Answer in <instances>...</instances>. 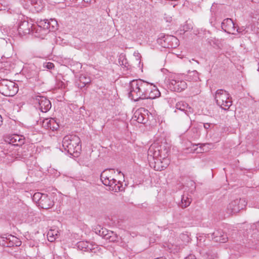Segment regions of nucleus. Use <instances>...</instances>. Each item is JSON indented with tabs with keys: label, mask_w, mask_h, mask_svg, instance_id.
Listing matches in <instances>:
<instances>
[{
	"label": "nucleus",
	"mask_w": 259,
	"mask_h": 259,
	"mask_svg": "<svg viewBox=\"0 0 259 259\" xmlns=\"http://www.w3.org/2000/svg\"><path fill=\"white\" fill-rule=\"evenodd\" d=\"M128 97L134 101L141 99H154L160 96L156 87L143 79H134L129 83Z\"/></svg>",
	"instance_id": "nucleus-1"
},
{
	"label": "nucleus",
	"mask_w": 259,
	"mask_h": 259,
	"mask_svg": "<svg viewBox=\"0 0 259 259\" xmlns=\"http://www.w3.org/2000/svg\"><path fill=\"white\" fill-rule=\"evenodd\" d=\"M148 157H152L155 159V166L154 168L156 170L161 171L165 168L169 163L167 158L168 156V149L165 147L164 144L158 142L153 143L148 150Z\"/></svg>",
	"instance_id": "nucleus-2"
},
{
	"label": "nucleus",
	"mask_w": 259,
	"mask_h": 259,
	"mask_svg": "<svg viewBox=\"0 0 259 259\" xmlns=\"http://www.w3.org/2000/svg\"><path fill=\"white\" fill-rule=\"evenodd\" d=\"M62 146L65 151L74 157L78 156L81 150L80 138L75 135L65 136L62 140Z\"/></svg>",
	"instance_id": "nucleus-3"
},
{
	"label": "nucleus",
	"mask_w": 259,
	"mask_h": 259,
	"mask_svg": "<svg viewBox=\"0 0 259 259\" xmlns=\"http://www.w3.org/2000/svg\"><path fill=\"white\" fill-rule=\"evenodd\" d=\"M112 169H106L103 171L100 176V179L103 184L109 187V189L110 191L117 192L120 191V186L119 181H117L115 179L111 176L113 173Z\"/></svg>",
	"instance_id": "nucleus-4"
},
{
	"label": "nucleus",
	"mask_w": 259,
	"mask_h": 259,
	"mask_svg": "<svg viewBox=\"0 0 259 259\" xmlns=\"http://www.w3.org/2000/svg\"><path fill=\"white\" fill-rule=\"evenodd\" d=\"M215 100L217 104L225 110H228L232 104L229 94L222 89L216 91Z\"/></svg>",
	"instance_id": "nucleus-5"
},
{
	"label": "nucleus",
	"mask_w": 259,
	"mask_h": 259,
	"mask_svg": "<svg viewBox=\"0 0 259 259\" xmlns=\"http://www.w3.org/2000/svg\"><path fill=\"white\" fill-rule=\"evenodd\" d=\"M26 137L23 135H19L17 134H14L9 135L6 138L5 141L6 142L14 146H21L24 144L27 140L30 142H34V134L33 133L26 134Z\"/></svg>",
	"instance_id": "nucleus-6"
},
{
	"label": "nucleus",
	"mask_w": 259,
	"mask_h": 259,
	"mask_svg": "<svg viewBox=\"0 0 259 259\" xmlns=\"http://www.w3.org/2000/svg\"><path fill=\"white\" fill-rule=\"evenodd\" d=\"M16 83L8 79L0 80V93L5 96H13L18 91Z\"/></svg>",
	"instance_id": "nucleus-7"
},
{
	"label": "nucleus",
	"mask_w": 259,
	"mask_h": 259,
	"mask_svg": "<svg viewBox=\"0 0 259 259\" xmlns=\"http://www.w3.org/2000/svg\"><path fill=\"white\" fill-rule=\"evenodd\" d=\"M157 42L164 48H176L179 46V41L173 35L160 34L157 39Z\"/></svg>",
	"instance_id": "nucleus-8"
},
{
	"label": "nucleus",
	"mask_w": 259,
	"mask_h": 259,
	"mask_svg": "<svg viewBox=\"0 0 259 259\" xmlns=\"http://www.w3.org/2000/svg\"><path fill=\"white\" fill-rule=\"evenodd\" d=\"M33 99L34 104L42 112H47L51 109L52 106L51 102L45 97L35 95Z\"/></svg>",
	"instance_id": "nucleus-9"
},
{
	"label": "nucleus",
	"mask_w": 259,
	"mask_h": 259,
	"mask_svg": "<svg viewBox=\"0 0 259 259\" xmlns=\"http://www.w3.org/2000/svg\"><path fill=\"white\" fill-rule=\"evenodd\" d=\"M246 205L247 202L245 199H236L231 201L227 205V213L232 214L238 212L240 210L243 209Z\"/></svg>",
	"instance_id": "nucleus-10"
},
{
	"label": "nucleus",
	"mask_w": 259,
	"mask_h": 259,
	"mask_svg": "<svg viewBox=\"0 0 259 259\" xmlns=\"http://www.w3.org/2000/svg\"><path fill=\"white\" fill-rule=\"evenodd\" d=\"M169 88L172 91L181 92L185 90L187 84L185 81L180 79V78L174 77L168 79Z\"/></svg>",
	"instance_id": "nucleus-11"
},
{
	"label": "nucleus",
	"mask_w": 259,
	"mask_h": 259,
	"mask_svg": "<svg viewBox=\"0 0 259 259\" xmlns=\"http://www.w3.org/2000/svg\"><path fill=\"white\" fill-rule=\"evenodd\" d=\"M222 29L229 34H235L236 26L232 19L226 18L221 23Z\"/></svg>",
	"instance_id": "nucleus-12"
},
{
	"label": "nucleus",
	"mask_w": 259,
	"mask_h": 259,
	"mask_svg": "<svg viewBox=\"0 0 259 259\" xmlns=\"http://www.w3.org/2000/svg\"><path fill=\"white\" fill-rule=\"evenodd\" d=\"M33 25L28 22V21L24 20L21 21L18 27L19 34L21 35H25L29 34L32 31Z\"/></svg>",
	"instance_id": "nucleus-13"
},
{
	"label": "nucleus",
	"mask_w": 259,
	"mask_h": 259,
	"mask_svg": "<svg viewBox=\"0 0 259 259\" xmlns=\"http://www.w3.org/2000/svg\"><path fill=\"white\" fill-rule=\"evenodd\" d=\"M212 239L217 242H226L228 240V237L221 230H216L212 234Z\"/></svg>",
	"instance_id": "nucleus-14"
},
{
	"label": "nucleus",
	"mask_w": 259,
	"mask_h": 259,
	"mask_svg": "<svg viewBox=\"0 0 259 259\" xmlns=\"http://www.w3.org/2000/svg\"><path fill=\"white\" fill-rule=\"evenodd\" d=\"M54 205V201L51 197L45 194L39 202L38 206L44 209H49Z\"/></svg>",
	"instance_id": "nucleus-15"
},
{
	"label": "nucleus",
	"mask_w": 259,
	"mask_h": 259,
	"mask_svg": "<svg viewBox=\"0 0 259 259\" xmlns=\"http://www.w3.org/2000/svg\"><path fill=\"white\" fill-rule=\"evenodd\" d=\"M41 126L45 128H50L53 131L57 128L58 124L55 120L53 118H46L42 121H40Z\"/></svg>",
	"instance_id": "nucleus-16"
},
{
	"label": "nucleus",
	"mask_w": 259,
	"mask_h": 259,
	"mask_svg": "<svg viewBox=\"0 0 259 259\" xmlns=\"http://www.w3.org/2000/svg\"><path fill=\"white\" fill-rule=\"evenodd\" d=\"M176 108L178 110L184 111L187 116H189L190 114L193 112L192 108L190 107L187 103L184 101L178 102L176 105Z\"/></svg>",
	"instance_id": "nucleus-17"
},
{
	"label": "nucleus",
	"mask_w": 259,
	"mask_h": 259,
	"mask_svg": "<svg viewBox=\"0 0 259 259\" xmlns=\"http://www.w3.org/2000/svg\"><path fill=\"white\" fill-rule=\"evenodd\" d=\"M77 248L83 251H89L93 249V245L89 242L80 241L77 244Z\"/></svg>",
	"instance_id": "nucleus-18"
},
{
	"label": "nucleus",
	"mask_w": 259,
	"mask_h": 259,
	"mask_svg": "<svg viewBox=\"0 0 259 259\" xmlns=\"http://www.w3.org/2000/svg\"><path fill=\"white\" fill-rule=\"evenodd\" d=\"M21 245V241L19 238L11 234H8V247H11L14 246H20Z\"/></svg>",
	"instance_id": "nucleus-19"
},
{
	"label": "nucleus",
	"mask_w": 259,
	"mask_h": 259,
	"mask_svg": "<svg viewBox=\"0 0 259 259\" xmlns=\"http://www.w3.org/2000/svg\"><path fill=\"white\" fill-rule=\"evenodd\" d=\"M186 79L189 81H197L199 79L198 72L196 70L189 71L186 75Z\"/></svg>",
	"instance_id": "nucleus-20"
},
{
	"label": "nucleus",
	"mask_w": 259,
	"mask_h": 259,
	"mask_svg": "<svg viewBox=\"0 0 259 259\" xmlns=\"http://www.w3.org/2000/svg\"><path fill=\"white\" fill-rule=\"evenodd\" d=\"M207 43L211 46L216 49L221 48V40L215 37H210L207 40Z\"/></svg>",
	"instance_id": "nucleus-21"
},
{
	"label": "nucleus",
	"mask_w": 259,
	"mask_h": 259,
	"mask_svg": "<svg viewBox=\"0 0 259 259\" xmlns=\"http://www.w3.org/2000/svg\"><path fill=\"white\" fill-rule=\"evenodd\" d=\"M134 117L139 123H145L147 121L145 115L142 113L140 111H137L135 113Z\"/></svg>",
	"instance_id": "nucleus-22"
},
{
	"label": "nucleus",
	"mask_w": 259,
	"mask_h": 259,
	"mask_svg": "<svg viewBox=\"0 0 259 259\" xmlns=\"http://www.w3.org/2000/svg\"><path fill=\"white\" fill-rule=\"evenodd\" d=\"M121 239V237L118 236L115 233L112 231L109 232L107 236L105 237V239L108 240L109 242H118Z\"/></svg>",
	"instance_id": "nucleus-23"
},
{
	"label": "nucleus",
	"mask_w": 259,
	"mask_h": 259,
	"mask_svg": "<svg viewBox=\"0 0 259 259\" xmlns=\"http://www.w3.org/2000/svg\"><path fill=\"white\" fill-rule=\"evenodd\" d=\"M191 203V199H190L187 196L183 195L182 196L181 203L180 204L179 206L182 208H185L189 206Z\"/></svg>",
	"instance_id": "nucleus-24"
},
{
	"label": "nucleus",
	"mask_w": 259,
	"mask_h": 259,
	"mask_svg": "<svg viewBox=\"0 0 259 259\" xmlns=\"http://www.w3.org/2000/svg\"><path fill=\"white\" fill-rule=\"evenodd\" d=\"M79 81L80 83L78 84V87L82 88L90 83L91 79L89 77L81 75L79 77Z\"/></svg>",
	"instance_id": "nucleus-25"
},
{
	"label": "nucleus",
	"mask_w": 259,
	"mask_h": 259,
	"mask_svg": "<svg viewBox=\"0 0 259 259\" xmlns=\"http://www.w3.org/2000/svg\"><path fill=\"white\" fill-rule=\"evenodd\" d=\"M59 233L58 230H50L47 234V237L48 240L50 242H53L56 239V236L58 235V233Z\"/></svg>",
	"instance_id": "nucleus-26"
},
{
	"label": "nucleus",
	"mask_w": 259,
	"mask_h": 259,
	"mask_svg": "<svg viewBox=\"0 0 259 259\" xmlns=\"http://www.w3.org/2000/svg\"><path fill=\"white\" fill-rule=\"evenodd\" d=\"M31 5L37 12L41 10L43 8V4L41 0H30Z\"/></svg>",
	"instance_id": "nucleus-27"
},
{
	"label": "nucleus",
	"mask_w": 259,
	"mask_h": 259,
	"mask_svg": "<svg viewBox=\"0 0 259 259\" xmlns=\"http://www.w3.org/2000/svg\"><path fill=\"white\" fill-rule=\"evenodd\" d=\"M50 26L47 29H49V31H54L57 29L58 23L57 21L53 19H51L50 20H48V23Z\"/></svg>",
	"instance_id": "nucleus-28"
},
{
	"label": "nucleus",
	"mask_w": 259,
	"mask_h": 259,
	"mask_svg": "<svg viewBox=\"0 0 259 259\" xmlns=\"http://www.w3.org/2000/svg\"><path fill=\"white\" fill-rule=\"evenodd\" d=\"M46 194H42L40 192H36L34 194L32 197V200L37 203L38 205L39 204V202L41 200V199H42V197L44 195H45Z\"/></svg>",
	"instance_id": "nucleus-29"
},
{
	"label": "nucleus",
	"mask_w": 259,
	"mask_h": 259,
	"mask_svg": "<svg viewBox=\"0 0 259 259\" xmlns=\"http://www.w3.org/2000/svg\"><path fill=\"white\" fill-rule=\"evenodd\" d=\"M37 26L40 28H42L44 29H47L48 28V27H50V26H48L49 24H48V20L44 19V20H37Z\"/></svg>",
	"instance_id": "nucleus-30"
},
{
	"label": "nucleus",
	"mask_w": 259,
	"mask_h": 259,
	"mask_svg": "<svg viewBox=\"0 0 259 259\" xmlns=\"http://www.w3.org/2000/svg\"><path fill=\"white\" fill-rule=\"evenodd\" d=\"M8 243V235L4 234L0 236V245L7 247Z\"/></svg>",
	"instance_id": "nucleus-31"
},
{
	"label": "nucleus",
	"mask_w": 259,
	"mask_h": 259,
	"mask_svg": "<svg viewBox=\"0 0 259 259\" xmlns=\"http://www.w3.org/2000/svg\"><path fill=\"white\" fill-rule=\"evenodd\" d=\"M111 232L112 231L108 230L106 229H102V230L99 231V234L100 236H102V237L105 239V237L107 236L109 232Z\"/></svg>",
	"instance_id": "nucleus-32"
},
{
	"label": "nucleus",
	"mask_w": 259,
	"mask_h": 259,
	"mask_svg": "<svg viewBox=\"0 0 259 259\" xmlns=\"http://www.w3.org/2000/svg\"><path fill=\"white\" fill-rule=\"evenodd\" d=\"M43 66L44 68L48 69H52L55 67L54 64L52 62L44 63Z\"/></svg>",
	"instance_id": "nucleus-33"
},
{
	"label": "nucleus",
	"mask_w": 259,
	"mask_h": 259,
	"mask_svg": "<svg viewBox=\"0 0 259 259\" xmlns=\"http://www.w3.org/2000/svg\"><path fill=\"white\" fill-rule=\"evenodd\" d=\"M244 30L245 28H244L243 27L239 28L236 26V32H237L238 33H242Z\"/></svg>",
	"instance_id": "nucleus-34"
},
{
	"label": "nucleus",
	"mask_w": 259,
	"mask_h": 259,
	"mask_svg": "<svg viewBox=\"0 0 259 259\" xmlns=\"http://www.w3.org/2000/svg\"><path fill=\"white\" fill-rule=\"evenodd\" d=\"M184 259H196V257L193 254H189L187 257H186Z\"/></svg>",
	"instance_id": "nucleus-35"
},
{
	"label": "nucleus",
	"mask_w": 259,
	"mask_h": 259,
	"mask_svg": "<svg viewBox=\"0 0 259 259\" xmlns=\"http://www.w3.org/2000/svg\"><path fill=\"white\" fill-rule=\"evenodd\" d=\"M203 126L205 129L207 130L210 127V124L209 123H205L203 124Z\"/></svg>",
	"instance_id": "nucleus-36"
},
{
	"label": "nucleus",
	"mask_w": 259,
	"mask_h": 259,
	"mask_svg": "<svg viewBox=\"0 0 259 259\" xmlns=\"http://www.w3.org/2000/svg\"><path fill=\"white\" fill-rule=\"evenodd\" d=\"M255 226L257 228L259 229V221L255 224Z\"/></svg>",
	"instance_id": "nucleus-37"
},
{
	"label": "nucleus",
	"mask_w": 259,
	"mask_h": 259,
	"mask_svg": "<svg viewBox=\"0 0 259 259\" xmlns=\"http://www.w3.org/2000/svg\"><path fill=\"white\" fill-rule=\"evenodd\" d=\"M83 1L84 2L88 3L91 2L92 0H83Z\"/></svg>",
	"instance_id": "nucleus-38"
},
{
	"label": "nucleus",
	"mask_w": 259,
	"mask_h": 259,
	"mask_svg": "<svg viewBox=\"0 0 259 259\" xmlns=\"http://www.w3.org/2000/svg\"><path fill=\"white\" fill-rule=\"evenodd\" d=\"M2 123V118L1 117V116L0 115V125H1Z\"/></svg>",
	"instance_id": "nucleus-39"
},
{
	"label": "nucleus",
	"mask_w": 259,
	"mask_h": 259,
	"mask_svg": "<svg viewBox=\"0 0 259 259\" xmlns=\"http://www.w3.org/2000/svg\"><path fill=\"white\" fill-rule=\"evenodd\" d=\"M210 23H211V24L212 25H214V24H212V21H210Z\"/></svg>",
	"instance_id": "nucleus-40"
},
{
	"label": "nucleus",
	"mask_w": 259,
	"mask_h": 259,
	"mask_svg": "<svg viewBox=\"0 0 259 259\" xmlns=\"http://www.w3.org/2000/svg\"><path fill=\"white\" fill-rule=\"evenodd\" d=\"M200 92L199 91H198L196 94H198Z\"/></svg>",
	"instance_id": "nucleus-41"
},
{
	"label": "nucleus",
	"mask_w": 259,
	"mask_h": 259,
	"mask_svg": "<svg viewBox=\"0 0 259 259\" xmlns=\"http://www.w3.org/2000/svg\"><path fill=\"white\" fill-rule=\"evenodd\" d=\"M121 65H123V62L122 61V63Z\"/></svg>",
	"instance_id": "nucleus-42"
}]
</instances>
